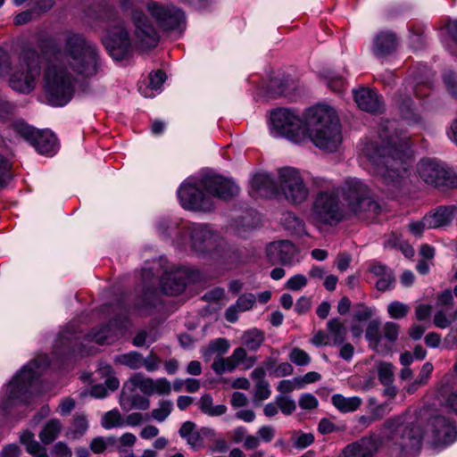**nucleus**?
<instances>
[{"label":"nucleus","mask_w":457,"mask_h":457,"mask_svg":"<svg viewBox=\"0 0 457 457\" xmlns=\"http://www.w3.org/2000/svg\"><path fill=\"white\" fill-rule=\"evenodd\" d=\"M53 60L45 71V93L52 106H64L72 98L77 79L74 74L83 78L96 76L101 67L102 60L97 46L79 33H70L65 39L63 61L57 46H49Z\"/></svg>","instance_id":"f257e3e1"},{"label":"nucleus","mask_w":457,"mask_h":457,"mask_svg":"<svg viewBox=\"0 0 457 457\" xmlns=\"http://www.w3.org/2000/svg\"><path fill=\"white\" fill-rule=\"evenodd\" d=\"M395 120H385L379 125L381 144L370 142L364 154L372 165L374 173L386 185L398 186L407 174L408 138L399 134Z\"/></svg>","instance_id":"f03ea898"},{"label":"nucleus","mask_w":457,"mask_h":457,"mask_svg":"<svg viewBox=\"0 0 457 457\" xmlns=\"http://www.w3.org/2000/svg\"><path fill=\"white\" fill-rule=\"evenodd\" d=\"M238 192L239 187L232 180L212 173L203 176L197 183L185 181L178 190V196L184 209L210 212L214 210L212 196L228 200Z\"/></svg>","instance_id":"7ed1b4c3"},{"label":"nucleus","mask_w":457,"mask_h":457,"mask_svg":"<svg viewBox=\"0 0 457 457\" xmlns=\"http://www.w3.org/2000/svg\"><path fill=\"white\" fill-rule=\"evenodd\" d=\"M308 137L318 148L333 153L341 145L343 137L336 111L328 104H319L306 112Z\"/></svg>","instance_id":"20e7f679"},{"label":"nucleus","mask_w":457,"mask_h":457,"mask_svg":"<svg viewBox=\"0 0 457 457\" xmlns=\"http://www.w3.org/2000/svg\"><path fill=\"white\" fill-rule=\"evenodd\" d=\"M337 189L348 212L358 218L374 219L381 212V205L371 196L370 188L362 180L349 178Z\"/></svg>","instance_id":"39448f33"},{"label":"nucleus","mask_w":457,"mask_h":457,"mask_svg":"<svg viewBox=\"0 0 457 457\" xmlns=\"http://www.w3.org/2000/svg\"><path fill=\"white\" fill-rule=\"evenodd\" d=\"M100 27L106 31L103 44L116 61L127 59L131 54V41L123 21L111 6H105L98 14Z\"/></svg>","instance_id":"423d86ee"},{"label":"nucleus","mask_w":457,"mask_h":457,"mask_svg":"<svg viewBox=\"0 0 457 457\" xmlns=\"http://www.w3.org/2000/svg\"><path fill=\"white\" fill-rule=\"evenodd\" d=\"M313 183L320 188L313 196L312 204L311 211L314 220L330 226L342 221L345 212L337 187H328V181L321 178L314 179Z\"/></svg>","instance_id":"0eeeda50"},{"label":"nucleus","mask_w":457,"mask_h":457,"mask_svg":"<svg viewBox=\"0 0 457 457\" xmlns=\"http://www.w3.org/2000/svg\"><path fill=\"white\" fill-rule=\"evenodd\" d=\"M48 49H42V56L33 48L24 49L21 54V63L17 71L10 77V87L23 94L30 93L36 87L37 79L41 72L42 59Z\"/></svg>","instance_id":"6e6552de"},{"label":"nucleus","mask_w":457,"mask_h":457,"mask_svg":"<svg viewBox=\"0 0 457 457\" xmlns=\"http://www.w3.org/2000/svg\"><path fill=\"white\" fill-rule=\"evenodd\" d=\"M306 126V121L287 108H278L270 114V133L274 137H284L301 144L307 139Z\"/></svg>","instance_id":"1a4fd4ad"},{"label":"nucleus","mask_w":457,"mask_h":457,"mask_svg":"<svg viewBox=\"0 0 457 457\" xmlns=\"http://www.w3.org/2000/svg\"><path fill=\"white\" fill-rule=\"evenodd\" d=\"M36 360L24 365L6 386L4 392L9 402H24L29 397L31 390L37 382L39 373Z\"/></svg>","instance_id":"9d476101"},{"label":"nucleus","mask_w":457,"mask_h":457,"mask_svg":"<svg viewBox=\"0 0 457 457\" xmlns=\"http://www.w3.org/2000/svg\"><path fill=\"white\" fill-rule=\"evenodd\" d=\"M420 177L435 187H457V175L444 163L435 159H424L418 163Z\"/></svg>","instance_id":"9b49d317"},{"label":"nucleus","mask_w":457,"mask_h":457,"mask_svg":"<svg viewBox=\"0 0 457 457\" xmlns=\"http://www.w3.org/2000/svg\"><path fill=\"white\" fill-rule=\"evenodd\" d=\"M278 183V191L281 190L290 203L302 204L309 195V189L299 170L295 168L283 167L279 169Z\"/></svg>","instance_id":"f8f14e48"},{"label":"nucleus","mask_w":457,"mask_h":457,"mask_svg":"<svg viewBox=\"0 0 457 457\" xmlns=\"http://www.w3.org/2000/svg\"><path fill=\"white\" fill-rule=\"evenodd\" d=\"M181 233L190 238L191 248L198 253H208L219 245V235L209 225L193 223L185 226Z\"/></svg>","instance_id":"ddd939ff"},{"label":"nucleus","mask_w":457,"mask_h":457,"mask_svg":"<svg viewBox=\"0 0 457 457\" xmlns=\"http://www.w3.org/2000/svg\"><path fill=\"white\" fill-rule=\"evenodd\" d=\"M131 20L135 26L136 44L143 49L155 47L159 35L145 14L141 10L133 9Z\"/></svg>","instance_id":"4468645a"},{"label":"nucleus","mask_w":457,"mask_h":457,"mask_svg":"<svg viewBox=\"0 0 457 457\" xmlns=\"http://www.w3.org/2000/svg\"><path fill=\"white\" fill-rule=\"evenodd\" d=\"M149 14L156 21L163 29H175L184 21V12L173 5H162L155 2L147 4Z\"/></svg>","instance_id":"2eb2a0df"},{"label":"nucleus","mask_w":457,"mask_h":457,"mask_svg":"<svg viewBox=\"0 0 457 457\" xmlns=\"http://www.w3.org/2000/svg\"><path fill=\"white\" fill-rule=\"evenodd\" d=\"M426 430L431 431L435 441L438 444L448 445L457 437V428L454 422L442 415L430 418Z\"/></svg>","instance_id":"dca6fc26"},{"label":"nucleus","mask_w":457,"mask_h":457,"mask_svg":"<svg viewBox=\"0 0 457 457\" xmlns=\"http://www.w3.org/2000/svg\"><path fill=\"white\" fill-rule=\"evenodd\" d=\"M126 323V317L112 319L108 324L102 326L98 330L91 331L87 334V338L98 345L111 344L123 335Z\"/></svg>","instance_id":"f3484780"},{"label":"nucleus","mask_w":457,"mask_h":457,"mask_svg":"<svg viewBox=\"0 0 457 457\" xmlns=\"http://www.w3.org/2000/svg\"><path fill=\"white\" fill-rule=\"evenodd\" d=\"M187 279V270L184 268H178L174 270L167 271L161 278V290L163 294L169 295H179L185 290Z\"/></svg>","instance_id":"a211bd4d"},{"label":"nucleus","mask_w":457,"mask_h":457,"mask_svg":"<svg viewBox=\"0 0 457 457\" xmlns=\"http://www.w3.org/2000/svg\"><path fill=\"white\" fill-rule=\"evenodd\" d=\"M266 253L269 262L272 264L290 265L295 261V247L287 240L272 242L266 247Z\"/></svg>","instance_id":"6ab92c4d"},{"label":"nucleus","mask_w":457,"mask_h":457,"mask_svg":"<svg viewBox=\"0 0 457 457\" xmlns=\"http://www.w3.org/2000/svg\"><path fill=\"white\" fill-rule=\"evenodd\" d=\"M353 92L354 101L361 110L370 113L382 112L384 107L382 97L376 91L368 87H361Z\"/></svg>","instance_id":"aec40b11"},{"label":"nucleus","mask_w":457,"mask_h":457,"mask_svg":"<svg viewBox=\"0 0 457 457\" xmlns=\"http://www.w3.org/2000/svg\"><path fill=\"white\" fill-rule=\"evenodd\" d=\"M253 197H271L278 193V185L268 173H257L251 179Z\"/></svg>","instance_id":"412c9836"},{"label":"nucleus","mask_w":457,"mask_h":457,"mask_svg":"<svg viewBox=\"0 0 457 457\" xmlns=\"http://www.w3.org/2000/svg\"><path fill=\"white\" fill-rule=\"evenodd\" d=\"M369 271L378 278L376 282V288L378 291H386L395 287V278L394 272L386 264L373 261L369 265Z\"/></svg>","instance_id":"4be33fe9"},{"label":"nucleus","mask_w":457,"mask_h":457,"mask_svg":"<svg viewBox=\"0 0 457 457\" xmlns=\"http://www.w3.org/2000/svg\"><path fill=\"white\" fill-rule=\"evenodd\" d=\"M30 145L41 154H54L58 148L56 136L48 129L37 130Z\"/></svg>","instance_id":"5701e85b"},{"label":"nucleus","mask_w":457,"mask_h":457,"mask_svg":"<svg viewBox=\"0 0 457 457\" xmlns=\"http://www.w3.org/2000/svg\"><path fill=\"white\" fill-rule=\"evenodd\" d=\"M456 212V205H445L439 206L434 212L426 214V221L429 220V222L427 223L428 225V229L449 225Z\"/></svg>","instance_id":"b1692460"},{"label":"nucleus","mask_w":457,"mask_h":457,"mask_svg":"<svg viewBox=\"0 0 457 457\" xmlns=\"http://www.w3.org/2000/svg\"><path fill=\"white\" fill-rule=\"evenodd\" d=\"M376 451L374 442L370 438H361L347 445L339 457H372Z\"/></svg>","instance_id":"393cba45"},{"label":"nucleus","mask_w":457,"mask_h":457,"mask_svg":"<svg viewBox=\"0 0 457 457\" xmlns=\"http://www.w3.org/2000/svg\"><path fill=\"white\" fill-rule=\"evenodd\" d=\"M424 429L415 424L407 426L403 430L402 441L399 443L403 451H413L420 448L424 435Z\"/></svg>","instance_id":"a878e982"},{"label":"nucleus","mask_w":457,"mask_h":457,"mask_svg":"<svg viewBox=\"0 0 457 457\" xmlns=\"http://www.w3.org/2000/svg\"><path fill=\"white\" fill-rule=\"evenodd\" d=\"M397 46L396 36L391 31L378 33L374 39V53L377 56L384 57L392 54Z\"/></svg>","instance_id":"bb28decb"},{"label":"nucleus","mask_w":457,"mask_h":457,"mask_svg":"<svg viewBox=\"0 0 457 457\" xmlns=\"http://www.w3.org/2000/svg\"><path fill=\"white\" fill-rule=\"evenodd\" d=\"M231 441L235 444L243 443L245 450H255L260 445V439L247 433L246 428L243 426L237 427L230 432Z\"/></svg>","instance_id":"cd10ccee"},{"label":"nucleus","mask_w":457,"mask_h":457,"mask_svg":"<svg viewBox=\"0 0 457 457\" xmlns=\"http://www.w3.org/2000/svg\"><path fill=\"white\" fill-rule=\"evenodd\" d=\"M327 331L330 340L329 345H339L345 341L347 328L340 319H330L327 323Z\"/></svg>","instance_id":"c85d7f7f"},{"label":"nucleus","mask_w":457,"mask_h":457,"mask_svg":"<svg viewBox=\"0 0 457 457\" xmlns=\"http://www.w3.org/2000/svg\"><path fill=\"white\" fill-rule=\"evenodd\" d=\"M400 326L393 321L386 322L381 329L382 352L388 353L398 339Z\"/></svg>","instance_id":"c756f323"},{"label":"nucleus","mask_w":457,"mask_h":457,"mask_svg":"<svg viewBox=\"0 0 457 457\" xmlns=\"http://www.w3.org/2000/svg\"><path fill=\"white\" fill-rule=\"evenodd\" d=\"M331 403L339 411L346 413L358 410L362 401L359 396L345 397L336 394L332 395Z\"/></svg>","instance_id":"7c9ffc66"},{"label":"nucleus","mask_w":457,"mask_h":457,"mask_svg":"<svg viewBox=\"0 0 457 457\" xmlns=\"http://www.w3.org/2000/svg\"><path fill=\"white\" fill-rule=\"evenodd\" d=\"M229 349V343L226 338L219 337L209 342L203 349L202 353L205 361H210L214 355L222 357Z\"/></svg>","instance_id":"2f4dec72"},{"label":"nucleus","mask_w":457,"mask_h":457,"mask_svg":"<svg viewBox=\"0 0 457 457\" xmlns=\"http://www.w3.org/2000/svg\"><path fill=\"white\" fill-rule=\"evenodd\" d=\"M381 329L380 321L372 320L369 322L365 332L366 340L369 342L370 346L377 353L382 352Z\"/></svg>","instance_id":"473e14b6"},{"label":"nucleus","mask_w":457,"mask_h":457,"mask_svg":"<svg viewBox=\"0 0 457 457\" xmlns=\"http://www.w3.org/2000/svg\"><path fill=\"white\" fill-rule=\"evenodd\" d=\"M198 404L201 411L211 417L221 416L227 411V406L224 404H218L214 406L213 399L209 394L203 395Z\"/></svg>","instance_id":"72a5a7b5"},{"label":"nucleus","mask_w":457,"mask_h":457,"mask_svg":"<svg viewBox=\"0 0 457 457\" xmlns=\"http://www.w3.org/2000/svg\"><path fill=\"white\" fill-rule=\"evenodd\" d=\"M399 111L403 120L410 125L419 124L421 122V116L414 107V103L411 98L403 99L399 104Z\"/></svg>","instance_id":"f704fd0d"},{"label":"nucleus","mask_w":457,"mask_h":457,"mask_svg":"<svg viewBox=\"0 0 457 457\" xmlns=\"http://www.w3.org/2000/svg\"><path fill=\"white\" fill-rule=\"evenodd\" d=\"M61 429V422L56 419H53L46 423L38 436L43 444L49 445L55 440Z\"/></svg>","instance_id":"c9c22d12"},{"label":"nucleus","mask_w":457,"mask_h":457,"mask_svg":"<svg viewBox=\"0 0 457 457\" xmlns=\"http://www.w3.org/2000/svg\"><path fill=\"white\" fill-rule=\"evenodd\" d=\"M457 320V308L439 307V310L434 316V325L439 328H445L451 325L453 321Z\"/></svg>","instance_id":"e433bc0d"},{"label":"nucleus","mask_w":457,"mask_h":457,"mask_svg":"<svg viewBox=\"0 0 457 457\" xmlns=\"http://www.w3.org/2000/svg\"><path fill=\"white\" fill-rule=\"evenodd\" d=\"M114 361L132 370H137L143 367L144 363L142 354L136 351L116 355L114 357Z\"/></svg>","instance_id":"4c0bfd02"},{"label":"nucleus","mask_w":457,"mask_h":457,"mask_svg":"<svg viewBox=\"0 0 457 457\" xmlns=\"http://www.w3.org/2000/svg\"><path fill=\"white\" fill-rule=\"evenodd\" d=\"M243 345L251 351H256L264 342V334L262 331L253 328L245 331L243 335Z\"/></svg>","instance_id":"58836bf2"},{"label":"nucleus","mask_w":457,"mask_h":457,"mask_svg":"<svg viewBox=\"0 0 457 457\" xmlns=\"http://www.w3.org/2000/svg\"><path fill=\"white\" fill-rule=\"evenodd\" d=\"M129 382L134 386L138 388L141 393L146 395H154V379L145 377L142 373L133 374Z\"/></svg>","instance_id":"ea45409f"},{"label":"nucleus","mask_w":457,"mask_h":457,"mask_svg":"<svg viewBox=\"0 0 457 457\" xmlns=\"http://www.w3.org/2000/svg\"><path fill=\"white\" fill-rule=\"evenodd\" d=\"M121 408L130 410L132 408L145 411L150 407V401L148 398L140 395H134L130 397H122L120 401Z\"/></svg>","instance_id":"a19ab883"},{"label":"nucleus","mask_w":457,"mask_h":457,"mask_svg":"<svg viewBox=\"0 0 457 457\" xmlns=\"http://www.w3.org/2000/svg\"><path fill=\"white\" fill-rule=\"evenodd\" d=\"M88 429V421L84 414L76 413L70 428V434L72 438L81 437Z\"/></svg>","instance_id":"79ce46f5"},{"label":"nucleus","mask_w":457,"mask_h":457,"mask_svg":"<svg viewBox=\"0 0 457 457\" xmlns=\"http://www.w3.org/2000/svg\"><path fill=\"white\" fill-rule=\"evenodd\" d=\"M238 364L232 359L231 356L228 358H216L212 364V369L218 375H222L225 372L233 371Z\"/></svg>","instance_id":"37998d69"},{"label":"nucleus","mask_w":457,"mask_h":457,"mask_svg":"<svg viewBox=\"0 0 457 457\" xmlns=\"http://www.w3.org/2000/svg\"><path fill=\"white\" fill-rule=\"evenodd\" d=\"M101 425L105 429L125 426L124 420L118 410L107 411L102 419Z\"/></svg>","instance_id":"c03bdc74"},{"label":"nucleus","mask_w":457,"mask_h":457,"mask_svg":"<svg viewBox=\"0 0 457 457\" xmlns=\"http://www.w3.org/2000/svg\"><path fill=\"white\" fill-rule=\"evenodd\" d=\"M315 437L312 433L295 431L291 437L292 445L296 449H304L314 443Z\"/></svg>","instance_id":"a18cd8bd"},{"label":"nucleus","mask_w":457,"mask_h":457,"mask_svg":"<svg viewBox=\"0 0 457 457\" xmlns=\"http://www.w3.org/2000/svg\"><path fill=\"white\" fill-rule=\"evenodd\" d=\"M283 222L285 228L295 234H302L304 231V222L292 212L284 215Z\"/></svg>","instance_id":"49530a36"},{"label":"nucleus","mask_w":457,"mask_h":457,"mask_svg":"<svg viewBox=\"0 0 457 457\" xmlns=\"http://www.w3.org/2000/svg\"><path fill=\"white\" fill-rule=\"evenodd\" d=\"M173 403L170 400H162L159 403V407L152 410L151 417L158 422L164 421L170 414Z\"/></svg>","instance_id":"de8ad7c7"},{"label":"nucleus","mask_w":457,"mask_h":457,"mask_svg":"<svg viewBox=\"0 0 457 457\" xmlns=\"http://www.w3.org/2000/svg\"><path fill=\"white\" fill-rule=\"evenodd\" d=\"M379 382L384 386H389L394 381L393 366L388 362H382L378 368Z\"/></svg>","instance_id":"09e8293b"},{"label":"nucleus","mask_w":457,"mask_h":457,"mask_svg":"<svg viewBox=\"0 0 457 457\" xmlns=\"http://www.w3.org/2000/svg\"><path fill=\"white\" fill-rule=\"evenodd\" d=\"M115 441V438L112 436L107 438L96 436L90 442L89 448L94 453H103L107 449V446L109 445H113Z\"/></svg>","instance_id":"8fccbe9b"},{"label":"nucleus","mask_w":457,"mask_h":457,"mask_svg":"<svg viewBox=\"0 0 457 457\" xmlns=\"http://www.w3.org/2000/svg\"><path fill=\"white\" fill-rule=\"evenodd\" d=\"M271 395L269 382L255 383L253 391V403L258 404L264 400H267Z\"/></svg>","instance_id":"3c124183"},{"label":"nucleus","mask_w":457,"mask_h":457,"mask_svg":"<svg viewBox=\"0 0 457 457\" xmlns=\"http://www.w3.org/2000/svg\"><path fill=\"white\" fill-rule=\"evenodd\" d=\"M408 312L409 306L398 301H394L387 306V312L389 316L395 320L404 318Z\"/></svg>","instance_id":"603ef678"},{"label":"nucleus","mask_w":457,"mask_h":457,"mask_svg":"<svg viewBox=\"0 0 457 457\" xmlns=\"http://www.w3.org/2000/svg\"><path fill=\"white\" fill-rule=\"evenodd\" d=\"M13 129L18 135H20L25 140L29 142V144H31V142L37 131V129L29 126L27 123H25L23 121H16L13 124Z\"/></svg>","instance_id":"864d4df0"},{"label":"nucleus","mask_w":457,"mask_h":457,"mask_svg":"<svg viewBox=\"0 0 457 457\" xmlns=\"http://www.w3.org/2000/svg\"><path fill=\"white\" fill-rule=\"evenodd\" d=\"M276 403L278 406V409L285 415L292 414L296 409L295 401L290 397L285 396L283 395H278L276 396Z\"/></svg>","instance_id":"5fc2aeb1"},{"label":"nucleus","mask_w":457,"mask_h":457,"mask_svg":"<svg viewBox=\"0 0 457 457\" xmlns=\"http://www.w3.org/2000/svg\"><path fill=\"white\" fill-rule=\"evenodd\" d=\"M11 163L2 154H0V187H4L12 179Z\"/></svg>","instance_id":"6e6d98bb"},{"label":"nucleus","mask_w":457,"mask_h":457,"mask_svg":"<svg viewBox=\"0 0 457 457\" xmlns=\"http://www.w3.org/2000/svg\"><path fill=\"white\" fill-rule=\"evenodd\" d=\"M290 361L298 366H306L311 362L310 355L300 348H294L289 353Z\"/></svg>","instance_id":"4d7b16f0"},{"label":"nucleus","mask_w":457,"mask_h":457,"mask_svg":"<svg viewBox=\"0 0 457 457\" xmlns=\"http://www.w3.org/2000/svg\"><path fill=\"white\" fill-rule=\"evenodd\" d=\"M255 300L254 295L244 294L237 298L235 305L240 312H245L253 308Z\"/></svg>","instance_id":"13d9d810"},{"label":"nucleus","mask_w":457,"mask_h":457,"mask_svg":"<svg viewBox=\"0 0 457 457\" xmlns=\"http://www.w3.org/2000/svg\"><path fill=\"white\" fill-rule=\"evenodd\" d=\"M39 16L37 15V12L34 8L23 11L20 13H18L13 18V22L15 25H24L29 23V21L38 18Z\"/></svg>","instance_id":"bf43d9fd"},{"label":"nucleus","mask_w":457,"mask_h":457,"mask_svg":"<svg viewBox=\"0 0 457 457\" xmlns=\"http://www.w3.org/2000/svg\"><path fill=\"white\" fill-rule=\"evenodd\" d=\"M55 347L58 351L62 352V347H66L69 352L75 353V343L71 338L68 332L60 334L59 338L55 341Z\"/></svg>","instance_id":"052dcab7"},{"label":"nucleus","mask_w":457,"mask_h":457,"mask_svg":"<svg viewBox=\"0 0 457 457\" xmlns=\"http://www.w3.org/2000/svg\"><path fill=\"white\" fill-rule=\"evenodd\" d=\"M307 285V278L304 275L297 274L291 277L286 283V287L292 291H298Z\"/></svg>","instance_id":"680f3d73"},{"label":"nucleus","mask_w":457,"mask_h":457,"mask_svg":"<svg viewBox=\"0 0 457 457\" xmlns=\"http://www.w3.org/2000/svg\"><path fill=\"white\" fill-rule=\"evenodd\" d=\"M177 222H174L170 219H161L157 224L158 231L160 235L163 237H169L170 233L177 228Z\"/></svg>","instance_id":"e2e57ef3"},{"label":"nucleus","mask_w":457,"mask_h":457,"mask_svg":"<svg viewBox=\"0 0 457 457\" xmlns=\"http://www.w3.org/2000/svg\"><path fill=\"white\" fill-rule=\"evenodd\" d=\"M166 79V75L162 71H153L149 74V87L152 89H159Z\"/></svg>","instance_id":"0e129e2a"},{"label":"nucleus","mask_w":457,"mask_h":457,"mask_svg":"<svg viewBox=\"0 0 457 457\" xmlns=\"http://www.w3.org/2000/svg\"><path fill=\"white\" fill-rule=\"evenodd\" d=\"M299 406L303 410H312L318 406L317 398L312 394H303L299 397Z\"/></svg>","instance_id":"69168bd1"},{"label":"nucleus","mask_w":457,"mask_h":457,"mask_svg":"<svg viewBox=\"0 0 457 457\" xmlns=\"http://www.w3.org/2000/svg\"><path fill=\"white\" fill-rule=\"evenodd\" d=\"M171 391V386L168 379L162 378L154 380V395H169Z\"/></svg>","instance_id":"338daca9"},{"label":"nucleus","mask_w":457,"mask_h":457,"mask_svg":"<svg viewBox=\"0 0 457 457\" xmlns=\"http://www.w3.org/2000/svg\"><path fill=\"white\" fill-rule=\"evenodd\" d=\"M444 81L447 90L455 97H457V77L453 71L444 74Z\"/></svg>","instance_id":"774afa93"}]
</instances>
